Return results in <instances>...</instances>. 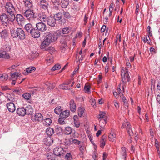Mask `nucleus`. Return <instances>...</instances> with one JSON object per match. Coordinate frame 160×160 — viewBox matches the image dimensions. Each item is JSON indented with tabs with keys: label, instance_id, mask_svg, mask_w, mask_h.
Instances as JSON below:
<instances>
[{
	"label": "nucleus",
	"instance_id": "nucleus-43",
	"mask_svg": "<svg viewBox=\"0 0 160 160\" xmlns=\"http://www.w3.org/2000/svg\"><path fill=\"white\" fill-rule=\"evenodd\" d=\"M65 118L60 117L58 119V122L60 124H64L65 123Z\"/></svg>",
	"mask_w": 160,
	"mask_h": 160
},
{
	"label": "nucleus",
	"instance_id": "nucleus-9",
	"mask_svg": "<svg viewBox=\"0 0 160 160\" xmlns=\"http://www.w3.org/2000/svg\"><path fill=\"white\" fill-rule=\"evenodd\" d=\"M36 28L38 30L41 32H44L47 30L46 25L42 22L36 23Z\"/></svg>",
	"mask_w": 160,
	"mask_h": 160
},
{
	"label": "nucleus",
	"instance_id": "nucleus-60",
	"mask_svg": "<svg viewBox=\"0 0 160 160\" xmlns=\"http://www.w3.org/2000/svg\"><path fill=\"white\" fill-rule=\"evenodd\" d=\"M108 154L105 152H104L103 154V160H105L107 158Z\"/></svg>",
	"mask_w": 160,
	"mask_h": 160
},
{
	"label": "nucleus",
	"instance_id": "nucleus-35",
	"mask_svg": "<svg viewBox=\"0 0 160 160\" xmlns=\"http://www.w3.org/2000/svg\"><path fill=\"white\" fill-rule=\"evenodd\" d=\"M100 147L103 148L105 146L106 142L105 138L103 136L100 140Z\"/></svg>",
	"mask_w": 160,
	"mask_h": 160
},
{
	"label": "nucleus",
	"instance_id": "nucleus-52",
	"mask_svg": "<svg viewBox=\"0 0 160 160\" xmlns=\"http://www.w3.org/2000/svg\"><path fill=\"white\" fill-rule=\"evenodd\" d=\"M79 150L81 152L82 154L84 151L85 147L83 146H81L80 145L79 146Z\"/></svg>",
	"mask_w": 160,
	"mask_h": 160
},
{
	"label": "nucleus",
	"instance_id": "nucleus-32",
	"mask_svg": "<svg viewBox=\"0 0 160 160\" xmlns=\"http://www.w3.org/2000/svg\"><path fill=\"white\" fill-rule=\"evenodd\" d=\"M73 131L71 127H66L64 130V133L66 134L69 135Z\"/></svg>",
	"mask_w": 160,
	"mask_h": 160
},
{
	"label": "nucleus",
	"instance_id": "nucleus-45",
	"mask_svg": "<svg viewBox=\"0 0 160 160\" xmlns=\"http://www.w3.org/2000/svg\"><path fill=\"white\" fill-rule=\"evenodd\" d=\"M46 85L47 86L48 89L50 90L53 89L55 87L54 84L51 83L49 82Z\"/></svg>",
	"mask_w": 160,
	"mask_h": 160
},
{
	"label": "nucleus",
	"instance_id": "nucleus-63",
	"mask_svg": "<svg viewBox=\"0 0 160 160\" xmlns=\"http://www.w3.org/2000/svg\"><path fill=\"white\" fill-rule=\"evenodd\" d=\"M126 65L128 68H130L131 67V64L130 62L129 61V60L126 61Z\"/></svg>",
	"mask_w": 160,
	"mask_h": 160
},
{
	"label": "nucleus",
	"instance_id": "nucleus-46",
	"mask_svg": "<svg viewBox=\"0 0 160 160\" xmlns=\"http://www.w3.org/2000/svg\"><path fill=\"white\" fill-rule=\"evenodd\" d=\"M84 90L86 92L88 93H91V92L90 91V87L89 86H85L84 88Z\"/></svg>",
	"mask_w": 160,
	"mask_h": 160
},
{
	"label": "nucleus",
	"instance_id": "nucleus-33",
	"mask_svg": "<svg viewBox=\"0 0 160 160\" xmlns=\"http://www.w3.org/2000/svg\"><path fill=\"white\" fill-rule=\"evenodd\" d=\"M62 17L61 13H58L54 15V18L56 20H59L62 18Z\"/></svg>",
	"mask_w": 160,
	"mask_h": 160
},
{
	"label": "nucleus",
	"instance_id": "nucleus-21",
	"mask_svg": "<svg viewBox=\"0 0 160 160\" xmlns=\"http://www.w3.org/2000/svg\"><path fill=\"white\" fill-rule=\"evenodd\" d=\"M0 35L2 38H5L8 37V32L5 29L3 30L0 29Z\"/></svg>",
	"mask_w": 160,
	"mask_h": 160
},
{
	"label": "nucleus",
	"instance_id": "nucleus-58",
	"mask_svg": "<svg viewBox=\"0 0 160 160\" xmlns=\"http://www.w3.org/2000/svg\"><path fill=\"white\" fill-rule=\"evenodd\" d=\"M150 51L152 54H154L156 53V51L154 48H150Z\"/></svg>",
	"mask_w": 160,
	"mask_h": 160
},
{
	"label": "nucleus",
	"instance_id": "nucleus-13",
	"mask_svg": "<svg viewBox=\"0 0 160 160\" xmlns=\"http://www.w3.org/2000/svg\"><path fill=\"white\" fill-rule=\"evenodd\" d=\"M15 19L19 24H21L24 21L25 18L22 15L17 14L16 16H15Z\"/></svg>",
	"mask_w": 160,
	"mask_h": 160
},
{
	"label": "nucleus",
	"instance_id": "nucleus-14",
	"mask_svg": "<svg viewBox=\"0 0 160 160\" xmlns=\"http://www.w3.org/2000/svg\"><path fill=\"white\" fill-rule=\"evenodd\" d=\"M32 36L34 38H38L40 35L39 31L37 29L33 28L30 33Z\"/></svg>",
	"mask_w": 160,
	"mask_h": 160
},
{
	"label": "nucleus",
	"instance_id": "nucleus-27",
	"mask_svg": "<svg viewBox=\"0 0 160 160\" xmlns=\"http://www.w3.org/2000/svg\"><path fill=\"white\" fill-rule=\"evenodd\" d=\"M69 4V0H62L61 2V7L63 8H65Z\"/></svg>",
	"mask_w": 160,
	"mask_h": 160
},
{
	"label": "nucleus",
	"instance_id": "nucleus-48",
	"mask_svg": "<svg viewBox=\"0 0 160 160\" xmlns=\"http://www.w3.org/2000/svg\"><path fill=\"white\" fill-rule=\"evenodd\" d=\"M48 50L49 53L51 54H52L56 51L55 48L52 47H49L48 48Z\"/></svg>",
	"mask_w": 160,
	"mask_h": 160
},
{
	"label": "nucleus",
	"instance_id": "nucleus-17",
	"mask_svg": "<svg viewBox=\"0 0 160 160\" xmlns=\"http://www.w3.org/2000/svg\"><path fill=\"white\" fill-rule=\"evenodd\" d=\"M38 17L40 20L42 22H45L47 21V16L43 12H40L38 15Z\"/></svg>",
	"mask_w": 160,
	"mask_h": 160
},
{
	"label": "nucleus",
	"instance_id": "nucleus-4",
	"mask_svg": "<svg viewBox=\"0 0 160 160\" xmlns=\"http://www.w3.org/2000/svg\"><path fill=\"white\" fill-rule=\"evenodd\" d=\"M121 75L122 81V88L124 89V88L126 87V82H129L130 80L128 69L124 68H122L121 70Z\"/></svg>",
	"mask_w": 160,
	"mask_h": 160
},
{
	"label": "nucleus",
	"instance_id": "nucleus-23",
	"mask_svg": "<svg viewBox=\"0 0 160 160\" xmlns=\"http://www.w3.org/2000/svg\"><path fill=\"white\" fill-rule=\"evenodd\" d=\"M33 28L32 25L29 23L25 25L24 27L25 29L28 33H30Z\"/></svg>",
	"mask_w": 160,
	"mask_h": 160
},
{
	"label": "nucleus",
	"instance_id": "nucleus-3",
	"mask_svg": "<svg viewBox=\"0 0 160 160\" xmlns=\"http://www.w3.org/2000/svg\"><path fill=\"white\" fill-rule=\"evenodd\" d=\"M11 36L13 38H18L21 39H24L25 35L24 31L20 28H18L15 30L12 28L11 31Z\"/></svg>",
	"mask_w": 160,
	"mask_h": 160
},
{
	"label": "nucleus",
	"instance_id": "nucleus-10",
	"mask_svg": "<svg viewBox=\"0 0 160 160\" xmlns=\"http://www.w3.org/2000/svg\"><path fill=\"white\" fill-rule=\"evenodd\" d=\"M49 4L46 0H41L39 3V6L41 8L48 11Z\"/></svg>",
	"mask_w": 160,
	"mask_h": 160
},
{
	"label": "nucleus",
	"instance_id": "nucleus-54",
	"mask_svg": "<svg viewBox=\"0 0 160 160\" xmlns=\"http://www.w3.org/2000/svg\"><path fill=\"white\" fill-rule=\"evenodd\" d=\"M90 102L91 103V104L93 105V106L94 108L96 107L95 105L96 102L94 99H91L90 100Z\"/></svg>",
	"mask_w": 160,
	"mask_h": 160
},
{
	"label": "nucleus",
	"instance_id": "nucleus-25",
	"mask_svg": "<svg viewBox=\"0 0 160 160\" xmlns=\"http://www.w3.org/2000/svg\"><path fill=\"white\" fill-rule=\"evenodd\" d=\"M70 115V111L68 110H65L61 113L60 117L66 118L68 117Z\"/></svg>",
	"mask_w": 160,
	"mask_h": 160
},
{
	"label": "nucleus",
	"instance_id": "nucleus-64",
	"mask_svg": "<svg viewBox=\"0 0 160 160\" xmlns=\"http://www.w3.org/2000/svg\"><path fill=\"white\" fill-rule=\"evenodd\" d=\"M157 100L158 102L160 104V94L157 95Z\"/></svg>",
	"mask_w": 160,
	"mask_h": 160
},
{
	"label": "nucleus",
	"instance_id": "nucleus-31",
	"mask_svg": "<svg viewBox=\"0 0 160 160\" xmlns=\"http://www.w3.org/2000/svg\"><path fill=\"white\" fill-rule=\"evenodd\" d=\"M52 122V120L50 118H46L43 121V124L46 126H49Z\"/></svg>",
	"mask_w": 160,
	"mask_h": 160
},
{
	"label": "nucleus",
	"instance_id": "nucleus-41",
	"mask_svg": "<svg viewBox=\"0 0 160 160\" xmlns=\"http://www.w3.org/2000/svg\"><path fill=\"white\" fill-rule=\"evenodd\" d=\"M65 160H72V155L70 153H67L65 156Z\"/></svg>",
	"mask_w": 160,
	"mask_h": 160
},
{
	"label": "nucleus",
	"instance_id": "nucleus-42",
	"mask_svg": "<svg viewBox=\"0 0 160 160\" xmlns=\"http://www.w3.org/2000/svg\"><path fill=\"white\" fill-rule=\"evenodd\" d=\"M121 148L122 149V155L123 157L122 158L123 159V160H125V158L127 156L125 148L124 147H122Z\"/></svg>",
	"mask_w": 160,
	"mask_h": 160
},
{
	"label": "nucleus",
	"instance_id": "nucleus-5",
	"mask_svg": "<svg viewBox=\"0 0 160 160\" xmlns=\"http://www.w3.org/2000/svg\"><path fill=\"white\" fill-rule=\"evenodd\" d=\"M23 15L30 22L33 21L37 18V15L34 12L33 10L28 9L25 11Z\"/></svg>",
	"mask_w": 160,
	"mask_h": 160
},
{
	"label": "nucleus",
	"instance_id": "nucleus-15",
	"mask_svg": "<svg viewBox=\"0 0 160 160\" xmlns=\"http://www.w3.org/2000/svg\"><path fill=\"white\" fill-rule=\"evenodd\" d=\"M47 21V24L51 27L54 26L56 24V20L53 17H48Z\"/></svg>",
	"mask_w": 160,
	"mask_h": 160
},
{
	"label": "nucleus",
	"instance_id": "nucleus-38",
	"mask_svg": "<svg viewBox=\"0 0 160 160\" xmlns=\"http://www.w3.org/2000/svg\"><path fill=\"white\" fill-rule=\"evenodd\" d=\"M69 142L70 144L74 143L76 144L79 145L80 143V142L79 141L76 139H73L72 138H70L69 140Z\"/></svg>",
	"mask_w": 160,
	"mask_h": 160
},
{
	"label": "nucleus",
	"instance_id": "nucleus-8",
	"mask_svg": "<svg viewBox=\"0 0 160 160\" xmlns=\"http://www.w3.org/2000/svg\"><path fill=\"white\" fill-rule=\"evenodd\" d=\"M32 120L33 121L39 122L43 119V116L40 113H36L32 117Z\"/></svg>",
	"mask_w": 160,
	"mask_h": 160
},
{
	"label": "nucleus",
	"instance_id": "nucleus-29",
	"mask_svg": "<svg viewBox=\"0 0 160 160\" xmlns=\"http://www.w3.org/2000/svg\"><path fill=\"white\" fill-rule=\"evenodd\" d=\"M108 138L109 140L111 141H114L116 138V135L112 130H111V132L109 135Z\"/></svg>",
	"mask_w": 160,
	"mask_h": 160
},
{
	"label": "nucleus",
	"instance_id": "nucleus-61",
	"mask_svg": "<svg viewBox=\"0 0 160 160\" xmlns=\"http://www.w3.org/2000/svg\"><path fill=\"white\" fill-rule=\"evenodd\" d=\"M106 27L105 25H103L101 29V32H104L105 31V30L106 29Z\"/></svg>",
	"mask_w": 160,
	"mask_h": 160
},
{
	"label": "nucleus",
	"instance_id": "nucleus-24",
	"mask_svg": "<svg viewBox=\"0 0 160 160\" xmlns=\"http://www.w3.org/2000/svg\"><path fill=\"white\" fill-rule=\"evenodd\" d=\"M74 126L76 128H78L80 125V123L78 116L77 115H74L73 118Z\"/></svg>",
	"mask_w": 160,
	"mask_h": 160
},
{
	"label": "nucleus",
	"instance_id": "nucleus-20",
	"mask_svg": "<svg viewBox=\"0 0 160 160\" xmlns=\"http://www.w3.org/2000/svg\"><path fill=\"white\" fill-rule=\"evenodd\" d=\"M69 105L71 111L72 112H75L76 110V105L73 100H70Z\"/></svg>",
	"mask_w": 160,
	"mask_h": 160
},
{
	"label": "nucleus",
	"instance_id": "nucleus-2",
	"mask_svg": "<svg viewBox=\"0 0 160 160\" xmlns=\"http://www.w3.org/2000/svg\"><path fill=\"white\" fill-rule=\"evenodd\" d=\"M5 8L6 12L10 15V21H13L15 20V14L18 13L17 8L9 2L5 3Z\"/></svg>",
	"mask_w": 160,
	"mask_h": 160
},
{
	"label": "nucleus",
	"instance_id": "nucleus-51",
	"mask_svg": "<svg viewBox=\"0 0 160 160\" xmlns=\"http://www.w3.org/2000/svg\"><path fill=\"white\" fill-rule=\"evenodd\" d=\"M63 14L64 16L67 18H70V16L69 13L68 12H66L64 11L63 12Z\"/></svg>",
	"mask_w": 160,
	"mask_h": 160
},
{
	"label": "nucleus",
	"instance_id": "nucleus-11",
	"mask_svg": "<svg viewBox=\"0 0 160 160\" xmlns=\"http://www.w3.org/2000/svg\"><path fill=\"white\" fill-rule=\"evenodd\" d=\"M7 108L8 110L12 112H14L16 109L14 103L9 102L7 103L6 105Z\"/></svg>",
	"mask_w": 160,
	"mask_h": 160
},
{
	"label": "nucleus",
	"instance_id": "nucleus-30",
	"mask_svg": "<svg viewBox=\"0 0 160 160\" xmlns=\"http://www.w3.org/2000/svg\"><path fill=\"white\" fill-rule=\"evenodd\" d=\"M25 6L28 9H31L32 7V4L31 2L29 0H26L24 1Z\"/></svg>",
	"mask_w": 160,
	"mask_h": 160
},
{
	"label": "nucleus",
	"instance_id": "nucleus-26",
	"mask_svg": "<svg viewBox=\"0 0 160 160\" xmlns=\"http://www.w3.org/2000/svg\"><path fill=\"white\" fill-rule=\"evenodd\" d=\"M36 69V68L34 67H30L26 69V72H23V74L26 75L28 73L32 72L33 71H35Z\"/></svg>",
	"mask_w": 160,
	"mask_h": 160
},
{
	"label": "nucleus",
	"instance_id": "nucleus-49",
	"mask_svg": "<svg viewBox=\"0 0 160 160\" xmlns=\"http://www.w3.org/2000/svg\"><path fill=\"white\" fill-rule=\"evenodd\" d=\"M69 31V28H65L62 29V32L63 34H66L68 33Z\"/></svg>",
	"mask_w": 160,
	"mask_h": 160
},
{
	"label": "nucleus",
	"instance_id": "nucleus-19",
	"mask_svg": "<svg viewBox=\"0 0 160 160\" xmlns=\"http://www.w3.org/2000/svg\"><path fill=\"white\" fill-rule=\"evenodd\" d=\"M97 118L100 121V124H101L102 120L103 119L107 118V117L105 116V113L104 112H100L99 114L97 116Z\"/></svg>",
	"mask_w": 160,
	"mask_h": 160
},
{
	"label": "nucleus",
	"instance_id": "nucleus-59",
	"mask_svg": "<svg viewBox=\"0 0 160 160\" xmlns=\"http://www.w3.org/2000/svg\"><path fill=\"white\" fill-rule=\"evenodd\" d=\"M128 123V121L127 120H126L125 121V122L123 123V124L122 126V128H124L125 127H126Z\"/></svg>",
	"mask_w": 160,
	"mask_h": 160
},
{
	"label": "nucleus",
	"instance_id": "nucleus-50",
	"mask_svg": "<svg viewBox=\"0 0 160 160\" xmlns=\"http://www.w3.org/2000/svg\"><path fill=\"white\" fill-rule=\"evenodd\" d=\"M46 61L47 64L48 65L53 62V60L52 58H47Z\"/></svg>",
	"mask_w": 160,
	"mask_h": 160
},
{
	"label": "nucleus",
	"instance_id": "nucleus-16",
	"mask_svg": "<svg viewBox=\"0 0 160 160\" xmlns=\"http://www.w3.org/2000/svg\"><path fill=\"white\" fill-rule=\"evenodd\" d=\"M10 78L12 81H15L19 79L21 77V75L19 73L15 72L14 73H11Z\"/></svg>",
	"mask_w": 160,
	"mask_h": 160
},
{
	"label": "nucleus",
	"instance_id": "nucleus-62",
	"mask_svg": "<svg viewBox=\"0 0 160 160\" xmlns=\"http://www.w3.org/2000/svg\"><path fill=\"white\" fill-rule=\"evenodd\" d=\"M114 105L115 106V107L117 108H118L119 107V105L118 104V102H117V101L116 100H114Z\"/></svg>",
	"mask_w": 160,
	"mask_h": 160
},
{
	"label": "nucleus",
	"instance_id": "nucleus-53",
	"mask_svg": "<svg viewBox=\"0 0 160 160\" xmlns=\"http://www.w3.org/2000/svg\"><path fill=\"white\" fill-rule=\"evenodd\" d=\"M82 33L81 32H79L76 34L75 38H80L82 36Z\"/></svg>",
	"mask_w": 160,
	"mask_h": 160
},
{
	"label": "nucleus",
	"instance_id": "nucleus-47",
	"mask_svg": "<svg viewBox=\"0 0 160 160\" xmlns=\"http://www.w3.org/2000/svg\"><path fill=\"white\" fill-rule=\"evenodd\" d=\"M9 58V55L7 53H5V55L4 54L0 53V58Z\"/></svg>",
	"mask_w": 160,
	"mask_h": 160
},
{
	"label": "nucleus",
	"instance_id": "nucleus-34",
	"mask_svg": "<svg viewBox=\"0 0 160 160\" xmlns=\"http://www.w3.org/2000/svg\"><path fill=\"white\" fill-rule=\"evenodd\" d=\"M62 111V109L61 106H58L56 108L54 109V112L57 114H60Z\"/></svg>",
	"mask_w": 160,
	"mask_h": 160
},
{
	"label": "nucleus",
	"instance_id": "nucleus-28",
	"mask_svg": "<svg viewBox=\"0 0 160 160\" xmlns=\"http://www.w3.org/2000/svg\"><path fill=\"white\" fill-rule=\"evenodd\" d=\"M46 132L48 136H51L54 134V131L52 128L49 127L47 129Z\"/></svg>",
	"mask_w": 160,
	"mask_h": 160
},
{
	"label": "nucleus",
	"instance_id": "nucleus-40",
	"mask_svg": "<svg viewBox=\"0 0 160 160\" xmlns=\"http://www.w3.org/2000/svg\"><path fill=\"white\" fill-rule=\"evenodd\" d=\"M22 97L25 99L28 100L31 97V94L28 93H25L22 95Z\"/></svg>",
	"mask_w": 160,
	"mask_h": 160
},
{
	"label": "nucleus",
	"instance_id": "nucleus-1",
	"mask_svg": "<svg viewBox=\"0 0 160 160\" xmlns=\"http://www.w3.org/2000/svg\"><path fill=\"white\" fill-rule=\"evenodd\" d=\"M58 36L57 34H54L50 32H47L44 34V39L42 42L40 48L42 49H44L47 47L49 44L55 42L58 38Z\"/></svg>",
	"mask_w": 160,
	"mask_h": 160
},
{
	"label": "nucleus",
	"instance_id": "nucleus-22",
	"mask_svg": "<svg viewBox=\"0 0 160 160\" xmlns=\"http://www.w3.org/2000/svg\"><path fill=\"white\" fill-rule=\"evenodd\" d=\"M26 114L32 115L33 112V110L32 107L30 105H28L25 108Z\"/></svg>",
	"mask_w": 160,
	"mask_h": 160
},
{
	"label": "nucleus",
	"instance_id": "nucleus-36",
	"mask_svg": "<svg viewBox=\"0 0 160 160\" xmlns=\"http://www.w3.org/2000/svg\"><path fill=\"white\" fill-rule=\"evenodd\" d=\"M84 109L81 107H79L78 108V115L80 117H81L84 112Z\"/></svg>",
	"mask_w": 160,
	"mask_h": 160
},
{
	"label": "nucleus",
	"instance_id": "nucleus-57",
	"mask_svg": "<svg viewBox=\"0 0 160 160\" xmlns=\"http://www.w3.org/2000/svg\"><path fill=\"white\" fill-rule=\"evenodd\" d=\"M127 130L129 136H132L133 135V132L131 128H130L129 129H128Z\"/></svg>",
	"mask_w": 160,
	"mask_h": 160
},
{
	"label": "nucleus",
	"instance_id": "nucleus-18",
	"mask_svg": "<svg viewBox=\"0 0 160 160\" xmlns=\"http://www.w3.org/2000/svg\"><path fill=\"white\" fill-rule=\"evenodd\" d=\"M6 97L8 101L10 102L15 103L16 102L15 97L13 94H8Z\"/></svg>",
	"mask_w": 160,
	"mask_h": 160
},
{
	"label": "nucleus",
	"instance_id": "nucleus-44",
	"mask_svg": "<svg viewBox=\"0 0 160 160\" xmlns=\"http://www.w3.org/2000/svg\"><path fill=\"white\" fill-rule=\"evenodd\" d=\"M65 84H63L60 85L59 88L65 90H69L71 89L70 88L68 87V86H66Z\"/></svg>",
	"mask_w": 160,
	"mask_h": 160
},
{
	"label": "nucleus",
	"instance_id": "nucleus-56",
	"mask_svg": "<svg viewBox=\"0 0 160 160\" xmlns=\"http://www.w3.org/2000/svg\"><path fill=\"white\" fill-rule=\"evenodd\" d=\"M121 36L120 35H118L117 36L116 39V43L117 44V42H120L121 41Z\"/></svg>",
	"mask_w": 160,
	"mask_h": 160
},
{
	"label": "nucleus",
	"instance_id": "nucleus-7",
	"mask_svg": "<svg viewBox=\"0 0 160 160\" xmlns=\"http://www.w3.org/2000/svg\"><path fill=\"white\" fill-rule=\"evenodd\" d=\"M10 17L8 18L5 13H2L0 16V20L3 24L6 25L9 23V20L10 21Z\"/></svg>",
	"mask_w": 160,
	"mask_h": 160
},
{
	"label": "nucleus",
	"instance_id": "nucleus-12",
	"mask_svg": "<svg viewBox=\"0 0 160 160\" xmlns=\"http://www.w3.org/2000/svg\"><path fill=\"white\" fill-rule=\"evenodd\" d=\"M17 114L20 116H24L26 114L25 108L21 107L18 108L17 110Z\"/></svg>",
	"mask_w": 160,
	"mask_h": 160
},
{
	"label": "nucleus",
	"instance_id": "nucleus-39",
	"mask_svg": "<svg viewBox=\"0 0 160 160\" xmlns=\"http://www.w3.org/2000/svg\"><path fill=\"white\" fill-rule=\"evenodd\" d=\"M61 66L60 65L58 64H56L52 68L51 70L54 71L55 70H59L60 69Z\"/></svg>",
	"mask_w": 160,
	"mask_h": 160
},
{
	"label": "nucleus",
	"instance_id": "nucleus-6",
	"mask_svg": "<svg viewBox=\"0 0 160 160\" xmlns=\"http://www.w3.org/2000/svg\"><path fill=\"white\" fill-rule=\"evenodd\" d=\"M65 152V151L61 147H56L53 150L54 154L58 156L62 155Z\"/></svg>",
	"mask_w": 160,
	"mask_h": 160
},
{
	"label": "nucleus",
	"instance_id": "nucleus-55",
	"mask_svg": "<svg viewBox=\"0 0 160 160\" xmlns=\"http://www.w3.org/2000/svg\"><path fill=\"white\" fill-rule=\"evenodd\" d=\"M122 101L123 102H124V103L125 106H126L127 107H128V105H127V100L125 98V97L123 95H122Z\"/></svg>",
	"mask_w": 160,
	"mask_h": 160
},
{
	"label": "nucleus",
	"instance_id": "nucleus-37",
	"mask_svg": "<svg viewBox=\"0 0 160 160\" xmlns=\"http://www.w3.org/2000/svg\"><path fill=\"white\" fill-rule=\"evenodd\" d=\"M3 49L4 51L3 54L5 55V53H7L6 52L10 51L11 47L9 46L6 45L3 47Z\"/></svg>",
	"mask_w": 160,
	"mask_h": 160
}]
</instances>
